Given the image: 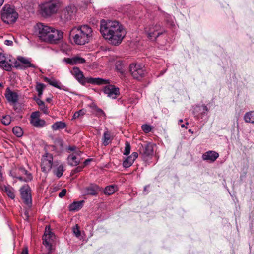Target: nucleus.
Masks as SVG:
<instances>
[{"mask_svg":"<svg viewBox=\"0 0 254 254\" xmlns=\"http://www.w3.org/2000/svg\"><path fill=\"white\" fill-rule=\"evenodd\" d=\"M100 30L103 37L114 45H119L126 34L123 26L116 20H102Z\"/></svg>","mask_w":254,"mask_h":254,"instance_id":"1","label":"nucleus"},{"mask_svg":"<svg viewBox=\"0 0 254 254\" xmlns=\"http://www.w3.org/2000/svg\"><path fill=\"white\" fill-rule=\"evenodd\" d=\"M92 33L93 31L90 27L83 25L72 28L70 36L73 38L75 44L82 45L90 41L92 39Z\"/></svg>","mask_w":254,"mask_h":254,"instance_id":"2","label":"nucleus"},{"mask_svg":"<svg viewBox=\"0 0 254 254\" xmlns=\"http://www.w3.org/2000/svg\"><path fill=\"white\" fill-rule=\"evenodd\" d=\"M71 74L81 84L85 85L86 83L96 85L107 84L110 83L109 80L100 78L85 77L82 71L77 67H74L70 71Z\"/></svg>","mask_w":254,"mask_h":254,"instance_id":"3","label":"nucleus"},{"mask_svg":"<svg viewBox=\"0 0 254 254\" xmlns=\"http://www.w3.org/2000/svg\"><path fill=\"white\" fill-rule=\"evenodd\" d=\"M60 5L59 0H50L40 5V13L44 17L50 16L58 11Z\"/></svg>","mask_w":254,"mask_h":254,"instance_id":"4","label":"nucleus"},{"mask_svg":"<svg viewBox=\"0 0 254 254\" xmlns=\"http://www.w3.org/2000/svg\"><path fill=\"white\" fill-rule=\"evenodd\" d=\"M2 21L6 23L10 24L15 22L18 18V13L15 9L9 5H5L1 12Z\"/></svg>","mask_w":254,"mask_h":254,"instance_id":"5","label":"nucleus"},{"mask_svg":"<svg viewBox=\"0 0 254 254\" xmlns=\"http://www.w3.org/2000/svg\"><path fill=\"white\" fill-rule=\"evenodd\" d=\"M52 28V27L39 23L34 26V32L41 41L46 42Z\"/></svg>","mask_w":254,"mask_h":254,"instance_id":"6","label":"nucleus"},{"mask_svg":"<svg viewBox=\"0 0 254 254\" xmlns=\"http://www.w3.org/2000/svg\"><path fill=\"white\" fill-rule=\"evenodd\" d=\"M144 31L150 40L154 41L157 37L162 34L165 31L159 24H153L145 27Z\"/></svg>","mask_w":254,"mask_h":254,"instance_id":"7","label":"nucleus"},{"mask_svg":"<svg viewBox=\"0 0 254 254\" xmlns=\"http://www.w3.org/2000/svg\"><path fill=\"white\" fill-rule=\"evenodd\" d=\"M129 71L133 78L139 80L145 75V69L141 65L132 64L129 66Z\"/></svg>","mask_w":254,"mask_h":254,"instance_id":"8","label":"nucleus"},{"mask_svg":"<svg viewBox=\"0 0 254 254\" xmlns=\"http://www.w3.org/2000/svg\"><path fill=\"white\" fill-rule=\"evenodd\" d=\"M63 38V33L62 31L53 28L50 34H49L47 43L56 44L59 43Z\"/></svg>","mask_w":254,"mask_h":254,"instance_id":"9","label":"nucleus"},{"mask_svg":"<svg viewBox=\"0 0 254 254\" xmlns=\"http://www.w3.org/2000/svg\"><path fill=\"white\" fill-rule=\"evenodd\" d=\"M53 156L49 153H46L43 156L41 167L43 172L47 173L51 170L53 165Z\"/></svg>","mask_w":254,"mask_h":254,"instance_id":"10","label":"nucleus"},{"mask_svg":"<svg viewBox=\"0 0 254 254\" xmlns=\"http://www.w3.org/2000/svg\"><path fill=\"white\" fill-rule=\"evenodd\" d=\"M20 193L23 202L30 208L32 205V198L29 187L28 186H23L20 189Z\"/></svg>","mask_w":254,"mask_h":254,"instance_id":"11","label":"nucleus"},{"mask_svg":"<svg viewBox=\"0 0 254 254\" xmlns=\"http://www.w3.org/2000/svg\"><path fill=\"white\" fill-rule=\"evenodd\" d=\"M17 60L18 61H16L14 63V66L16 68L25 69L29 67H35V66L31 63L27 58L19 56L17 57Z\"/></svg>","mask_w":254,"mask_h":254,"instance_id":"12","label":"nucleus"},{"mask_svg":"<svg viewBox=\"0 0 254 254\" xmlns=\"http://www.w3.org/2000/svg\"><path fill=\"white\" fill-rule=\"evenodd\" d=\"M54 237V234L50 231L49 227L46 226L45 233L43 236V244L49 251H52V245Z\"/></svg>","mask_w":254,"mask_h":254,"instance_id":"13","label":"nucleus"},{"mask_svg":"<svg viewBox=\"0 0 254 254\" xmlns=\"http://www.w3.org/2000/svg\"><path fill=\"white\" fill-rule=\"evenodd\" d=\"M140 154L145 160H147L148 158L153 155V148L151 143H147L144 145H141L139 148Z\"/></svg>","mask_w":254,"mask_h":254,"instance_id":"14","label":"nucleus"},{"mask_svg":"<svg viewBox=\"0 0 254 254\" xmlns=\"http://www.w3.org/2000/svg\"><path fill=\"white\" fill-rule=\"evenodd\" d=\"M39 116L38 112H33L30 116V123L36 127H42L45 125L46 122L44 120L40 119Z\"/></svg>","mask_w":254,"mask_h":254,"instance_id":"15","label":"nucleus"},{"mask_svg":"<svg viewBox=\"0 0 254 254\" xmlns=\"http://www.w3.org/2000/svg\"><path fill=\"white\" fill-rule=\"evenodd\" d=\"M4 95L8 102L10 105H14L18 102L19 98L18 94L15 92L11 91L9 87L6 89Z\"/></svg>","mask_w":254,"mask_h":254,"instance_id":"16","label":"nucleus"},{"mask_svg":"<svg viewBox=\"0 0 254 254\" xmlns=\"http://www.w3.org/2000/svg\"><path fill=\"white\" fill-rule=\"evenodd\" d=\"M104 92L107 95L108 97L115 99L119 95L120 89L113 85H108L105 87Z\"/></svg>","mask_w":254,"mask_h":254,"instance_id":"17","label":"nucleus"},{"mask_svg":"<svg viewBox=\"0 0 254 254\" xmlns=\"http://www.w3.org/2000/svg\"><path fill=\"white\" fill-rule=\"evenodd\" d=\"M82 152L80 151L73 152L68 157V164L73 166L78 165L80 161V155Z\"/></svg>","mask_w":254,"mask_h":254,"instance_id":"18","label":"nucleus"},{"mask_svg":"<svg viewBox=\"0 0 254 254\" xmlns=\"http://www.w3.org/2000/svg\"><path fill=\"white\" fill-rule=\"evenodd\" d=\"M219 156V154L214 151H208L202 155V158L203 160L213 162L218 158Z\"/></svg>","mask_w":254,"mask_h":254,"instance_id":"19","label":"nucleus"},{"mask_svg":"<svg viewBox=\"0 0 254 254\" xmlns=\"http://www.w3.org/2000/svg\"><path fill=\"white\" fill-rule=\"evenodd\" d=\"M75 12V8L72 6H68L62 12V16L66 20H70Z\"/></svg>","mask_w":254,"mask_h":254,"instance_id":"20","label":"nucleus"},{"mask_svg":"<svg viewBox=\"0 0 254 254\" xmlns=\"http://www.w3.org/2000/svg\"><path fill=\"white\" fill-rule=\"evenodd\" d=\"M0 188L3 191L5 192L7 194L9 198L12 199H13L15 198L14 190L10 186L0 185Z\"/></svg>","mask_w":254,"mask_h":254,"instance_id":"21","label":"nucleus"},{"mask_svg":"<svg viewBox=\"0 0 254 254\" xmlns=\"http://www.w3.org/2000/svg\"><path fill=\"white\" fill-rule=\"evenodd\" d=\"M34 100L36 101V103L39 107L40 110L45 114H48L49 111L48 107L45 106L44 102L42 101L39 98H35Z\"/></svg>","mask_w":254,"mask_h":254,"instance_id":"22","label":"nucleus"},{"mask_svg":"<svg viewBox=\"0 0 254 254\" xmlns=\"http://www.w3.org/2000/svg\"><path fill=\"white\" fill-rule=\"evenodd\" d=\"M84 201H75L69 205V208L70 211H75L81 209L83 206Z\"/></svg>","mask_w":254,"mask_h":254,"instance_id":"23","label":"nucleus"},{"mask_svg":"<svg viewBox=\"0 0 254 254\" xmlns=\"http://www.w3.org/2000/svg\"><path fill=\"white\" fill-rule=\"evenodd\" d=\"M99 187L96 185H91L86 188V193L88 195H95L97 193Z\"/></svg>","mask_w":254,"mask_h":254,"instance_id":"24","label":"nucleus"},{"mask_svg":"<svg viewBox=\"0 0 254 254\" xmlns=\"http://www.w3.org/2000/svg\"><path fill=\"white\" fill-rule=\"evenodd\" d=\"M66 127V124H65V123L61 121H58L55 122L52 125V128L53 130L56 131L64 129Z\"/></svg>","mask_w":254,"mask_h":254,"instance_id":"25","label":"nucleus"},{"mask_svg":"<svg viewBox=\"0 0 254 254\" xmlns=\"http://www.w3.org/2000/svg\"><path fill=\"white\" fill-rule=\"evenodd\" d=\"M244 120L246 123H254V111L247 112L244 116Z\"/></svg>","mask_w":254,"mask_h":254,"instance_id":"26","label":"nucleus"},{"mask_svg":"<svg viewBox=\"0 0 254 254\" xmlns=\"http://www.w3.org/2000/svg\"><path fill=\"white\" fill-rule=\"evenodd\" d=\"M117 187L116 185H112L106 187L104 190L106 194L111 195L114 193L117 190Z\"/></svg>","mask_w":254,"mask_h":254,"instance_id":"27","label":"nucleus"},{"mask_svg":"<svg viewBox=\"0 0 254 254\" xmlns=\"http://www.w3.org/2000/svg\"><path fill=\"white\" fill-rule=\"evenodd\" d=\"M0 67L8 71L11 69V65L6 60L0 61Z\"/></svg>","mask_w":254,"mask_h":254,"instance_id":"28","label":"nucleus"},{"mask_svg":"<svg viewBox=\"0 0 254 254\" xmlns=\"http://www.w3.org/2000/svg\"><path fill=\"white\" fill-rule=\"evenodd\" d=\"M44 79L45 82H48L50 85L58 89H61V87L59 86V83L56 80L49 79L47 77H45Z\"/></svg>","mask_w":254,"mask_h":254,"instance_id":"29","label":"nucleus"},{"mask_svg":"<svg viewBox=\"0 0 254 254\" xmlns=\"http://www.w3.org/2000/svg\"><path fill=\"white\" fill-rule=\"evenodd\" d=\"M103 140V143L105 146L108 145L111 142V134L108 131L104 133Z\"/></svg>","mask_w":254,"mask_h":254,"instance_id":"30","label":"nucleus"},{"mask_svg":"<svg viewBox=\"0 0 254 254\" xmlns=\"http://www.w3.org/2000/svg\"><path fill=\"white\" fill-rule=\"evenodd\" d=\"M64 171V167L63 165L61 164L56 169L54 170V173L58 178H59L63 175Z\"/></svg>","mask_w":254,"mask_h":254,"instance_id":"31","label":"nucleus"},{"mask_svg":"<svg viewBox=\"0 0 254 254\" xmlns=\"http://www.w3.org/2000/svg\"><path fill=\"white\" fill-rule=\"evenodd\" d=\"M134 160L130 157V156L127 157L123 163V166L125 168H128L131 166L134 162Z\"/></svg>","mask_w":254,"mask_h":254,"instance_id":"32","label":"nucleus"},{"mask_svg":"<svg viewBox=\"0 0 254 254\" xmlns=\"http://www.w3.org/2000/svg\"><path fill=\"white\" fill-rule=\"evenodd\" d=\"M13 134L18 137L22 136L23 131L21 127H15L12 129Z\"/></svg>","mask_w":254,"mask_h":254,"instance_id":"33","label":"nucleus"},{"mask_svg":"<svg viewBox=\"0 0 254 254\" xmlns=\"http://www.w3.org/2000/svg\"><path fill=\"white\" fill-rule=\"evenodd\" d=\"M1 123L4 125H8L11 122V117L9 115L2 116L1 119Z\"/></svg>","mask_w":254,"mask_h":254,"instance_id":"34","label":"nucleus"},{"mask_svg":"<svg viewBox=\"0 0 254 254\" xmlns=\"http://www.w3.org/2000/svg\"><path fill=\"white\" fill-rule=\"evenodd\" d=\"M17 178L21 181L28 182L32 180L33 177L32 174H28L27 176L24 177L19 176Z\"/></svg>","mask_w":254,"mask_h":254,"instance_id":"35","label":"nucleus"},{"mask_svg":"<svg viewBox=\"0 0 254 254\" xmlns=\"http://www.w3.org/2000/svg\"><path fill=\"white\" fill-rule=\"evenodd\" d=\"M199 111H201V114L202 116L205 115L208 112V109L207 107L205 105L198 106Z\"/></svg>","mask_w":254,"mask_h":254,"instance_id":"36","label":"nucleus"},{"mask_svg":"<svg viewBox=\"0 0 254 254\" xmlns=\"http://www.w3.org/2000/svg\"><path fill=\"white\" fill-rule=\"evenodd\" d=\"M142 130L146 133L150 132L152 128V127L147 124H144L141 126Z\"/></svg>","mask_w":254,"mask_h":254,"instance_id":"37","label":"nucleus"},{"mask_svg":"<svg viewBox=\"0 0 254 254\" xmlns=\"http://www.w3.org/2000/svg\"><path fill=\"white\" fill-rule=\"evenodd\" d=\"M73 232L76 237H79L81 235L80 230L79 227L77 224H76L72 229Z\"/></svg>","mask_w":254,"mask_h":254,"instance_id":"38","label":"nucleus"},{"mask_svg":"<svg viewBox=\"0 0 254 254\" xmlns=\"http://www.w3.org/2000/svg\"><path fill=\"white\" fill-rule=\"evenodd\" d=\"M130 151V146L128 142H126L125 143V152L124 153V154L125 155H128Z\"/></svg>","mask_w":254,"mask_h":254,"instance_id":"39","label":"nucleus"},{"mask_svg":"<svg viewBox=\"0 0 254 254\" xmlns=\"http://www.w3.org/2000/svg\"><path fill=\"white\" fill-rule=\"evenodd\" d=\"M95 112L96 115L98 117H104L105 116V114L104 111L100 108L98 107L95 108Z\"/></svg>","mask_w":254,"mask_h":254,"instance_id":"40","label":"nucleus"},{"mask_svg":"<svg viewBox=\"0 0 254 254\" xmlns=\"http://www.w3.org/2000/svg\"><path fill=\"white\" fill-rule=\"evenodd\" d=\"M45 85L43 83H37L36 86V90L37 91H43Z\"/></svg>","mask_w":254,"mask_h":254,"instance_id":"41","label":"nucleus"},{"mask_svg":"<svg viewBox=\"0 0 254 254\" xmlns=\"http://www.w3.org/2000/svg\"><path fill=\"white\" fill-rule=\"evenodd\" d=\"M19 173L22 175H24L25 176H27L28 174H31L30 173H29L24 168L20 167L19 168Z\"/></svg>","mask_w":254,"mask_h":254,"instance_id":"42","label":"nucleus"},{"mask_svg":"<svg viewBox=\"0 0 254 254\" xmlns=\"http://www.w3.org/2000/svg\"><path fill=\"white\" fill-rule=\"evenodd\" d=\"M74 61L76 62V64H83L85 62V60L84 59L78 57H74Z\"/></svg>","mask_w":254,"mask_h":254,"instance_id":"43","label":"nucleus"},{"mask_svg":"<svg viewBox=\"0 0 254 254\" xmlns=\"http://www.w3.org/2000/svg\"><path fill=\"white\" fill-rule=\"evenodd\" d=\"M84 114H85L84 111H83V110H80L79 111L76 112L74 113V114L73 115V118L75 119L77 118L80 115H83Z\"/></svg>","mask_w":254,"mask_h":254,"instance_id":"44","label":"nucleus"},{"mask_svg":"<svg viewBox=\"0 0 254 254\" xmlns=\"http://www.w3.org/2000/svg\"><path fill=\"white\" fill-rule=\"evenodd\" d=\"M64 60L68 64L73 65L76 64V62L74 61V58H65Z\"/></svg>","mask_w":254,"mask_h":254,"instance_id":"45","label":"nucleus"},{"mask_svg":"<svg viewBox=\"0 0 254 254\" xmlns=\"http://www.w3.org/2000/svg\"><path fill=\"white\" fill-rule=\"evenodd\" d=\"M66 192L67 190L65 189H62L61 191L59 193V197L60 198H62L65 195Z\"/></svg>","mask_w":254,"mask_h":254,"instance_id":"46","label":"nucleus"},{"mask_svg":"<svg viewBox=\"0 0 254 254\" xmlns=\"http://www.w3.org/2000/svg\"><path fill=\"white\" fill-rule=\"evenodd\" d=\"M131 158L135 161V160L138 157V153L137 152H133L131 155L130 156Z\"/></svg>","mask_w":254,"mask_h":254,"instance_id":"47","label":"nucleus"},{"mask_svg":"<svg viewBox=\"0 0 254 254\" xmlns=\"http://www.w3.org/2000/svg\"><path fill=\"white\" fill-rule=\"evenodd\" d=\"M4 44L7 46H11L13 44V42L11 40H6L4 41Z\"/></svg>","mask_w":254,"mask_h":254,"instance_id":"48","label":"nucleus"},{"mask_svg":"<svg viewBox=\"0 0 254 254\" xmlns=\"http://www.w3.org/2000/svg\"><path fill=\"white\" fill-rule=\"evenodd\" d=\"M83 167H84V166H83V167H81V166L77 167V168H76L75 169V170H74V172L75 173L79 172H80L82 170V168Z\"/></svg>","mask_w":254,"mask_h":254,"instance_id":"49","label":"nucleus"},{"mask_svg":"<svg viewBox=\"0 0 254 254\" xmlns=\"http://www.w3.org/2000/svg\"><path fill=\"white\" fill-rule=\"evenodd\" d=\"M21 254H28L27 247H25L23 249Z\"/></svg>","mask_w":254,"mask_h":254,"instance_id":"50","label":"nucleus"},{"mask_svg":"<svg viewBox=\"0 0 254 254\" xmlns=\"http://www.w3.org/2000/svg\"><path fill=\"white\" fill-rule=\"evenodd\" d=\"M6 59V57L2 53H0V61H5Z\"/></svg>","mask_w":254,"mask_h":254,"instance_id":"51","label":"nucleus"},{"mask_svg":"<svg viewBox=\"0 0 254 254\" xmlns=\"http://www.w3.org/2000/svg\"><path fill=\"white\" fill-rule=\"evenodd\" d=\"M3 180H4V178H3V176H2V173H1V169H0V183L1 182H3Z\"/></svg>","mask_w":254,"mask_h":254,"instance_id":"52","label":"nucleus"},{"mask_svg":"<svg viewBox=\"0 0 254 254\" xmlns=\"http://www.w3.org/2000/svg\"><path fill=\"white\" fill-rule=\"evenodd\" d=\"M76 149V147L74 146H69L68 147V149L70 151H74Z\"/></svg>","mask_w":254,"mask_h":254,"instance_id":"53","label":"nucleus"},{"mask_svg":"<svg viewBox=\"0 0 254 254\" xmlns=\"http://www.w3.org/2000/svg\"><path fill=\"white\" fill-rule=\"evenodd\" d=\"M90 160L89 159L86 160L84 162L85 165L88 164V163L90 162Z\"/></svg>","mask_w":254,"mask_h":254,"instance_id":"54","label":"nucleus"},{"mask_svg":"<svg viewBox=\"0 0 254 254\" xmlns=\"http://www.w3.org/2000/svg\"><path fill=\"white\" fill-rule=\"evenodd\" d=\"M37 92H38V96L39 97H41V96H42V95L43 94V91H37Z\"/></svg>","mask_w":254,"mask_h":254,"instance_id":"55","label":"nucleus"},{"mask_svg":"<svg viewBox=\"0 0 254 254\" xmlns=\"http://www.w3.org/2000/svg\"><path fill=\"white\" fill-rule=\"evenodd\" d=\"M61 89L64 90L66 91H68V89L67 88L65 87L64 86L61 87Z\"/></svg>","mask_w":254,"mask_h":254,"instance_id":"56","label":"nucleus"},{"mask_svg":"<svg viewBox=\"0 0 254 254\" xmlns=\"http://www.w3.org/2000/svg\"><path fill=\"white\" fill-rule=\"evenodd\" d=\"M4 2V0H0V7L2 5Z\"/></svg>","mask_w":254,"mask_h":254,"instance_id":"57","label":"nucleus"},{"mask_svg":"<svg viewBox=\"0 0 254 254\" xmlns=\"http://www.w3.org/2000/svg\"><path fill=\"white\" fill-rule=\"evenodd\" d=\"M46 101H47V102H50L51 101V98H47V99H46Z\"/></svg>","mask_w":254,"mask_h":254,"instance_id":"58","label":"nucleus"},{"mask_svg":"<svg viewBox=\"0 0 254 254\" xmlns=\"http://www.w3.org/2000/svg\"><path fill=\"white\" fill-rule=\"evenodd\" d=\"M181 127L182 128H186V126H185V125L184 124L181 125Z\"/></svg>","mask_w":254,"mask_h":254,"instance_id":"59","label":"nucleus"},{"mask_svg":"<svg viewBox=\"0 0 254 254\" xmlns=\"http://www.w3.org/2000/svg\"><path fill=\"white\" fill-rule=\"evenodd\" d=\"M147 187H148L147 186H146L144 187V191H146L147 190Z\"/></svg>","mask_w":254,"mask_h":254,"instance_id":"60","label":"nucleus"},{"mask_svg":"<svg viewBox=\"0 0 254 254\" xmlns=\"http://www.w3.org/2000/svg\"><path fill=\"white\" fill-rule=\"evenodd\" d=\"M25 215H26V217L28 218V212L27 211H25Z\"/></svg>","mask_w":254,"mask_h":254,"instance_id":"61","label":"nucleus"},{"mask_svg":"<svg viewBox=\"0 0 254 254\" xmlns=\"http://www.w3.org/2000/svg\"><path fill=\"white\" fill-rule=\"evenodd\" d=\"M183 122V120L182 119H180L179 120V123H181Z\"/></svg>","mask_w":254,"mask_h":254,"instance_id":"62","label":"nucleus"},{"mask_svg":"<svg viewBox=\"0 0 254 254\" xmlns=\"http://www.w3.org/2000/svg\"><path fill=\"white\" fill-rule=\"evenodd\" d=\"M189 132H190V133H193V131H192L191 129H189Z\"/></svg>","mask_w":254,"mask_h":254,"instance_id":"63","label":"nucleus"},{"mask_svg":"<svg viewBox=\"0 0 254 254\" xmlns=\"http://www.w3.org/2000/svg\"><path fill=\"white\" fill-rule=\"evenodd\" d=\"M0 87H3V85L1 83H0Z\"/></svg>","mask_w":254,"mask_h":254,"instance_id":"64","label":"nucleus"}]
</instances>
